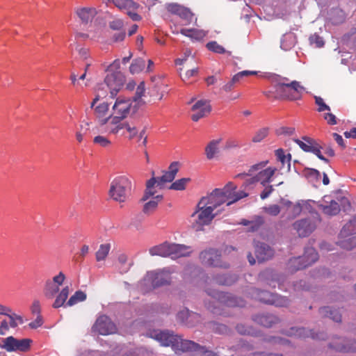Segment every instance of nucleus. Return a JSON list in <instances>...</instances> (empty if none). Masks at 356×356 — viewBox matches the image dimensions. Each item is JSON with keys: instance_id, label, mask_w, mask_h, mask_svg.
<instances>
[{"instance_id": "obj_1", "label": "nucleus", "mask_w": 356, "mask_h": 356, "mask_svg": "<svg viewBox=\"0 0 356 356\" xmlns=\"http://www.w3.org/2000/svg\"><path fill=\"white\" fill-rule=\"evenodd\" d=\"M152 337L160 342L161 346H170L176 353L194 352L195 356H216V353L207 350L205 347L193 341L183 339L169 331H156Z\"/></svg>"}, {"instance_id": "obj_2", "label": "nucleus", "mask_w": 356, "mask_h": 356, "mask_svg": "<svg viewBox=\"0 0 356 356\" xmlns=\"http://www.w3.org/2000/svg\"><path fill=\"white\" fill-rule=\"evenodd\" d=\"M218 207H219L209 195L202 197L197 203L195 211L191 216L192 227L200 231L205 225H209L217 214L214 213V210Z\"/></svg>"}, {"instance_id": "obj_3", "label": "nucleus", "mask_w": 356, "mask_h": 356, "mask_svg": "<svg viewBox=\"0 0 356 356\" xmlns=\"http://www.w3.org/2000/svg\"><path fill=\"white\" fill-rule=\"evenodd\" d=\"M305 90V88L298 81L286 83L285 79H282L278 81L273 82L264 94L269 99L283 98L298 100L301 99Z\"/></svg>"}, {"instance_id": "obj_4", "label": "nucleus", "mask_w": 356, "mask_h": 356, "mask_svg": "<svg viewBox=\"0 0 356 356\" xmlns=\"http://www.w3.org/2000/svg\"><path fill=\"white\" fill-rule=\"evenodd\" d=\"M236 189V184L229 181L222 188H216L209 195L213 198V201L218 207L223 204L230 206L249 195L248 192Z\"/></svg>"}, {"instance_id": "obj_5", "label": "nucleus", "mask_w": 356, "mask_h": 356, "mask_svg": "<svg viewBox=\"0 0 356 356\" xmlns=\"http://www.w3.org/2000/svg\"><path fill=\"white\" fill-rule=\"evenodd\" d=\"M113 98L114 102L111 106V113L110 114L111 121L110 123L124 120L128 117L134 115L139 109L130 97L120 95H116Z\"/></svg>"}, {"instance_id": "obj_6", "label": "nucleus", "mask_w": 356, "mask_h": 356, "mask_svg": "<svg viewBox=\"0 0 356 356\" xmlns=\"http://www.w3.org/2000/svg\"><path fill=\"white\" fill-rule=\"evenodd\" d=\"M268 161H263L259 162L254 165H252L249 169L248 173L247 174H238L236 176V178H245L246 176H251L254 172H257L255 175L259 182L263 186H266L270 182L272 181L273 177L278 171V167L277 166H268L267 165Z\"/></svg>"}, {"instance_id": "obj_7", "label": "nucleus", "mask_w": 356, "mask_h": 356, "mask_svg": "<svg viewBox=\"0 0 356 356\" xmlns=\"http://www.w3.org/2000/svg\"><path fill=\"white\" fill-rule=\"evenodd\" d=\"M131 190V181L125 175L115 177L111 183L109 196L115 202H124Z\"/></svg>"}, {"instance_id": "obj_8", "label": "nucleus", "mask_w": 356, "mask_h": 356, "mask_svg": "<svg viewBox=\"0 0 356 356\" xmlns=\"http://www.w3.org/2000/svg\"><path fill=\"white\" fill-rule=\"evenodd\" d=\"M120 67V63L115 60L107 69V74L105 77L104 82L110 90L111 97L117 95L118 92L122 88L125 79L123 74L120 71H114V69L118 70Z\"/></svg>"}, {"instance_id": "obj_9", "label": "nucleus", "mask_w": 356, "mask_h": 356, "mask_svg": "<svg viewBox=\"0 0 356 356\" xmlns=\"http://www.w3.org/2000/svg\"><path fill=\"white\" fill-rule=\"evenodd\" d=\"M337 243L346 250H352L356 247V218H353L344 225Z\"/></svg>"}, {"instance_id": "obj_10", "label": "nucleus", "mask_w": 356, "mask_h": 356, "mask_svg": "<svg viewBox=\"0 0 356 356\" xmlns=\"http://www.w3.org/2000/svg\"><path fill=\"white\" fill-rule=\"evenodd\" d=\"M106 133L109 135L118 136L132 140L138 134V128L128 121L120 120L108 124Z\"/></svg>"}, {"instance_id": "obj_11", "label": "nucleus", "mask_w": 356, "mask_h": 356, "mask_svg": "<svg viewBox=\"0 0 356 356\" xmlns=\"http://www.w3.org/2000/svg\"><path fill=\"white\" fill-rule=\"evenodd\" d=\"M171 272L168 268H163L154 271L148 272L143 282L145 285L156 288L163 285L169 284L171 281Z\"/></svg>"}, {"instance_id": "obj_12", "label": "nucleus", "mask_w": 356, "mask_h": 356, "mask_svg": "<svg viewBox=\"0 0 356 356\" xmlns=\"http://www.w3.org/2000/svg\"><path fill=\"white\" fill-rule=\"evenodd\" d=\"M318 258V253L313 248L305 249L302 256L294 257L289 261V268L292 270H298L305 268L314 263Z\"/></svg>"}, {"instance_id": "obj_13", "label": "nucleus", "mask_w": 356, "mask_h": 356, "mask_svg": "<svg viewBox=\"0 0 356 356\" xmlns=\"http://www.w3.org/2000/svg\"><path fill=\"white\" fill-rule=\"evenodd\" d=\"M254 298L259 301L277 307H285L289 304V300L276 293H272L267 291H259L254 289L252 294Z\"/></svg>"}, {"instance_id": "obj_14", "label": "nucleus", "mask_w": 356, "mask_h": 356, "mask_svg": "<svg viewBox=\"0 0 356 356\" xmlns=\"http://www.w3.org/2000/svg\"><path fill=\"white\" fill-rule=\"evenodd\" d=\"M2 348L9 352H26L29 350L32 341L29 339H16L8 337L3 339Z\"/></svg>"}, {"instance_id": "obj_15", "label": "nucleus", "mask_w": 356, "mask_h": 356, "mask_svg": "<svg viewBox=\"0 0 356 356\" xmlns=\"http://www.w3.org/2000/svg\"><path fill=\"white\" fill-rule=\"evenodd\" d=\"M109 110V104L104 102L95 107V115L97 120L98 125L102 131L105 132L108 129V124L111 121L110 114L108 115Z\"/></svg>"}, {"instance_id": "obj_16", "label": "nucleus", "mask_w": 356, "mask_h": 356, "mask_svg": "<svg viewBox=\"0 0 356 356\" xmlns=\"http://www.w3.org/2000/svg\"><path fill=\"white\" fill-rule=\"evenodd\" d=\"M94 332L102 335H108L114 334L117 331L116 325L106 315H102L97 318L95 323L92 327Z\"/></svg>"}, {"instance_id": "obj_17", "label": "nucleus", "mask_w": 356, "mask_h": 356, "mask_svg": "<svg viewBox=\"0 0 356 356\" xmlns=\"http://www.w3.org/2000/svg\"><path fill=\"white\" fill-rule=\"evenodd\" d=\"M167 9L170 13L180 18L182 26L189 25L194 19L193 13L188 8L179 4H169Z\"/></svg>"}, {"instance_id": "obj_18", "label": "nucleus", "mask_w": 356, "mask_h": 356, "mask_svg": "<svg viewBox=\"0 0 356 356\" xmlns=\"http://www.w3.org/2000/svg\"><path fill=\"white\" fill-rule=\"evenodd\" d=\"M65 280V275L60 272L59 274L54 276L51 280H47L45 282L43 292L48 298H52L58 292L59 287L63 284Z\"/></svg>"}, {"instance_id": "obj_19", "label": "nucleus", "mask_w": 356, "mask_h": 356, "mask_svg": "<svg viewBox=\"0 0 356 356\" xmlns=\"http://www.w3.org/2000/svg\"><path fill=\"white\" fill-rule=\"evenodd\" d=\"M191 111L192 120L197 122L210 113L211 106L206 100H198L192 106Z\"/></svg>"}, {"instance_id": "obj_20", "label": "nucleus", "mask_w": 356, "mask_h": 356, "mask_svg": "<svg viewBox=\"0 0 356 356\" xmlns=\"http://www.w3.org/2000/svg\"><path fill=\"white\" fill-rule=\"evenodd\" d=\"M316 221L317 219H302L296 221L293 226L300 236L305 237L309 235L316 229Z\"/></svg>"}, {"instance_id": "obj_21", "label": "nucleus", "mask_w": 356, "mask_h": 356, "mask_svg": "<svg viewBox=\"0 0 356 356\" xmlns=\"http://www.w3.org/2000/svg\"><path fill=\"white\" fill-rule=\"evenodd\" d=\"M207 293L215 299H217L220 303H223L229 307H243V301L238 298L231 296L227 293L219 291H207Z\"/></svg>"}, {"instance_id": "obj_22", "label": "nucleus", "mask_w": 356, "mask_h": 356, "mask_svg": "<svg viewBox=\"0 0 356 356\" xmlns=\"http://www.w3.org/2000/svg\"><path fill=\"white\" fill-rule=\"evenodd\" d=\"M220 254L214 249H209L202 252L200 259L202 263L208 266H222L220 261Z\"/></svg>"}, {"instance_id": "obj_23", "label": "nucleus", "mask_w": 356, "mask_h": 356, "mask_svg": "<svg viewBox=\"0 0 356 356\" xmlns=\"http://www.w3.org/2000/svg\"><path fill=\"white\" fill-rule=\"evenodd\" d=\"M179 169V163L177 161L172 162L168 167V170L165 171L162 176L155 177L156 179L157 186H159V188H162L164 184L172 181Z\"/></svg>"}, {"instance_id": "obj_24", "label": "nucleus", "mask_w": 356, "mask_h": 356, "mask_svg": "<svg viewBox=\"0 0 356 356\" xmlns=\"http://www.w3.org/2000/svg\"><path fill=\"white\" fill-rule=\"evenodd\" d=\"M192 251V248L190 246L169 243L168 257L172 259L189 256Z\"/></svg>"}, {"instance_id": "obj_25", "label": "nucleus", "mask_w": 356, "mask_h": 356, "mask_svg": "<svg viewBox=\"0 0 356 356\" xmlns=\"http://www.w3.org/2000/svg\"><path fill=\"white\" fill-rule=\"evenodd\" d=\"M337 342L332 343L330 346L338 352L353 353L356 351V342L344 339H338Z\"/></svg>"}, {"instance_id": "obj_26", "label": "nucleus", "mask_w": 356, "mask_h": 356, "mask_svg": "<svg viewBox=\"0 0 356 356\" xmlns=\"http://www.w3.org/2000/svg\"><path fill=\"white\" fill-rule=\"evenodd\" d=\"M273 250L264 243H257L255 245V254L259 262L268 260L273 256Z\"/></svg>"}, {"instance_id": "obj_27", "label": "nucleus", "mask_w": 356, "mask_h": 356, "mask_svg": "<svg viewBox=\"0 0 356 356\" xmlns=\"http://www.w3.org/2000/svg\"><path fill=\"white\" fill-rule=\"evenodd\" d=\"M172 33L174 34H178L180 33L181 34L195 40H201L207 35L206 31L197 29H181L180 31L175 29L172 30Z\"/></svg>"}, {"instance_id": "obj_28", "label": "nucleus", "mask_w": 356, "mask_h": 356, "mask_svg": "<svg viewBox=\"0 0 356 356\" xmlns=\"http://www.w3.org/2000/svg\"><path fill=\"white\" fill-rule=\"evenodd\" d=\"M177 320L185 323L188 326L193 325V320L198 321L200 318L197 313L190 312L188 309H184L177 314Z\"/></svg>"}, {"instance_id": "obj_29", "label": "nucleus", "mask_w": 356, "mask_h": 356, "mask_svg": "<svg viewBox=\"0 0 356 356\" xmlns=\"http://www.w3.org/2000/svg\"><path fill=\"white\" fill-rule=\"evenodd\" d=\"M75 13L83 23H88L91 21L97 14L95 8L88 7L78 8Z\"/></svg>"}, {"instance_id": "obj_30", "label": "nucleus", "mask_w": 356, "mask_h": 356, "mask_svg": "<svg viewBox=\"0 0 356 356\" xmlns=\"http://www.w3.org/2000/svg\"><path fill=\"white\" fill-rule=\"evenodd\" d=\"M157 188L160 189L159 186H157L156 179L152 177L149 179L146 183V189L142 200L146 201L150 197H155L157 193Z\"/></svg>"}, {"instance_id": "obj_31", "label": "nucleus", "mask_w": 356, "mask_h": 356, "mask_svg": "<svg viewBox=\"0 0 356 356\" xmlns=\"http://www.w3.org/2000/svg\"><path fill=\"white\" fill-rule=\"evenodd\" d=\"M303 139L305 141L296 140V143L305 152L314 153V149L318 148L321 145L316 140L312 138L305 137Z\"/></svg>"}, {"instance_id": "obj_32", "label": "nucleus", "mask_w": 356, "mask_h": 356, "mask_svg": "<svg viewBox=\"0 0 356 356\" xmlns=\"http://www.w3.org/2000/svg\"><path fill=\"white\" fill-rule=\"evenodd\" d=\"M297 42L296 35L293 33L284 34L281 40V48L284 51L291 50Z\"/></svg>"}, {"instance_id": "obj_33", "label": "nucleus", "mask_w": 356, "mask_h": 356, "mask_svg": "<svg viewBox=\"0 0 356 356\" xmlns=\"http://www.w3.org/2000/svg\"><path fill=\"white\" fill-rule=\"evenodd\" d=\"M222 139H215L211 140L205 147V154L207 158L209 160L213 159L218 154L219 150V145L221 143Z\"/></svg>"}, {"instance_id": "obj_34", "label": "nucleus", "mask_w": 356, "mask_h": 356, "mask_svg": "<svg viewBox=\"0 0 356 356\" xmlns=\"http://www.w3.org/2000/svg\"><path fill=\"white\" fill-rule=\"evenodd\" d=\"M169 243L164 242L149 248V252L152 256H160L167 257L169 255Z\"/></svg>"}, {"instance_id": "obj_35", "label": "nucleus", "mask_w": 356, "mask_h": 356, "mask_svg": "<svg viewBox=\"0 0 356 356\" xmlns=\"http://www.w3.org/2000/svg\"><path fill=\"white\" fill-rule=\"evenodd\" d=\"M108 2H112L120 10H127L128 9H138L139 4L133 0H107Z\"/></svg>"}, {"instance_id": "obj_36", "label": "nucleus", "mask_w": 356, "mask_h": 356, "mask_svg": "<svg viewBox=\"0 0 356 356\" xmlns=\"http://www.w3.org/2000/svg\"><path fill=\"white\" fill-rule=\"evenodd\" d=\"M163 200L162 195H156L146 202L143 207V212L146 214L152 213L157 208L158 204Z\"/></svg>"}, {"instance_id": "obj_37", "label": "nucleus", "mask_w": 356, "mask_h": 356, "mask_svg": "<svg viewBox=\"0 0 356 356\" xmlns=\"http://www.w3.org/2000/svg\"><path fill=\"white\" fill-rule=\"evenodd\" d=\"M70 293V287L68 286L63 288L61 291L56 296V300L53 304L54 308H58L64 305Z\"/></svg>"}, {"instance_id": "obj_38", "label": "nucleus", "mask_w": 356, "mask_h": 356, "mask_svg": "<svg viewBox=\"0 0 356 356\" xmlns=\"http://www.w3.org/2000/svg\"><path fill=\"white\" fill-rule=\"evenodd\" d=\"M145 92V83L141 82V83H140V84L138 86V87L136 88L135 96L133 97H131L134 101V104L136 105H137V106L138 108H140L145 104V102L141 99L142 97L144 95Z\"/></svg>"}, {"instance_id": "obj_39", "label": "nucleus", "mask_w": 356, "mask_h": 356, "mask_svg": "<svg viewBox=\"0 0 356 356\" xmlns=\"http://www.w3.org/2000/svg\"><path fill=\"white\" fill-rule=\"evenodd\" d=\"M319 312L322 315L330 318L335 322H340L341 320V314L336 309L332 310L328 307H321Z\"/></svg>"}, {"instance_id": "obj_40", "label": "nucleus", "mask_w": 356, "mask_h": 356, "mask_svg": "<svg viewBox=\"0 0 356 356\" xmlns=\"http://www.w3.org/2000/svg\"><path fill=\"white\" fill-rule=\"evenodd\" d=\"M92 142L94 145L105 149L110 148L113 145L112 141L107 136L102 135L95 136Z\"/></svg>"}, {"instance_id": "obj_41", "label": "nucleus", "mask_w": 356, "mask_h": 356, "mask_svg": "<svg viewBox=\"0 0 356 356\" xmlns=\"http://www.w3.org/2000/svg\"><path fill=\"white\" fill-rule=\"evenodd\" d=\"M322 210L325 214L334 216L340 211V207L336 201H331L329 205H322Z\"/></svg>"}, {"instance_id": "obj_42", "label": "nucleus", "mask_w": 356, "mask_h": 356, "mask_svg": "<svg viewBox=\"0 0 356 356\" xmlns=\"http://www.w3.org/2000/svg\"><path fill=\"white\" fill-rule=\"evenodd\" d=\"M258 182L256 175L247 178L241 185L240 191H245L249 193V191L254 189Z\"/></svg>"}, {"instance_id": "obj_43", "label": "nucleus", "mask_w": 356, "mask_h": 356, "mask_svg": "<svg viewBox=\"0 0 356 356\" xmlns=\"http://www.w3.org/2000/svg\"><path fill=\"white\" fill-rule=\"evenodd\" d=\"M86 299V294L81 291H77L72 296L66 303V306H73L78 302H82Z\"/></svg>"}, {"instance_id": "obj_44", "label": "nucleus", "mask_w": 356, "mask_h": 356, "mask_svg": "<svg viewBox=\"0 0 356 356\" xmlns=\"http://www.w3.org/2000/svg\"><path fill=\"white\" fill-rule=\"evenodd\" d=\"M190 181V178H181L177 179L170 185V189L175 191H183L186 188L187 184Z\"/></svg>"}, {"instance_id": "obj_45", "label": "nucleus", "mask_w": 356, "mask_h": 356, "mask_svg": "<svg viewBox=\"0 0 356 356\" xmlns=\"http://www.w3.org/2000/svg\"><path fill=\"white\" fill-rule=\"evenodd\" d=\"M111 249L110 244H102L96 252V259L98 261L104 260Z\"/></svg>"}, {"instance_id": "obj_46", "label": "nucleus", "mask_w": 356, "mask_h": 356, "mask_svg": "<svg viewBox=\"0 0 356 356\" xmlns=\"http://www.w3.org/2000/svg\"><path fill=\"white\" fill-rule=\"evenodd\" d=\"M275 156L277 161L280 162L282 166L284 165L286 163H287L288 165L290 166L291 155H286L283 149H277L275 151Z\"/></svg>"}, {"instance_id": "obj_47", "label": "nucleus", "mask_w": 356, "mask_h": 356, "mask_svg": "<svg viewBox=\"0 0 356 356\" xmlns=\"http://www.w3.org/2000/svg\"><path fill=\"white\" fill-rule=\"evenodd\" d=\"M303 204V202H298L295 204H293L291 202H289L288 205V210L289 213L291 214L292 218L296 217L302 212Z\"/></svg>"}, {"instance_id": "obj_48", "label": "nucleus", "mask_w": 356, "mask_h": 356, "mask_svg": "<svg viewBox=\"0 0 356 356\" xmlns=\"http://www.w3.org/2000/svg\"><path fill=\"white\" fill-rule=\"evenodd\" d=\"M145 65V60L143 59L135 60L131 65L129 70L131 74L138 73L142 71Z\"/></svg>"}, {"instance_id": "obj_49", "label": "nucleus", "mask_w": 356, "mask_h": 356, "mask_svg": "<svg viewBox=\"0 0 356 356\" xmlns=\"http://www.w3.org/2000/svg\"><path fill=\"white\" fill-rule=\"evenodd\" d=\"M7 316L9 318V324L11 327H15L24 323L23 318L19 315L11 312Z\"/></svg>"}, {"instance_id": "obj_50", "label": "nucleus", "mask_w": 356, "mask_h": 356, "mask_svg": "<svg viewBox=\"0 0 356 356\" xmlns=\"http://www.w3.org/2000/svg\"><path fill=\"white\" fill-rule=\"evenodd\" d=\"M207 48L214 53L224 54L225 52V48L217 43L216 41H211L207 44Z\"/></svg>"}, {"instance_id": "obj_51", "label": "nucleus", "mask_w": 356, "mask_h": 356, "mask_svg": "<svg viewBox=\"0 0 356 356\" xmlns=\"http://www.w3.org/2000/svg\"><path fill=\"white\" fill-rule=\"evenodd\" d=\"M257 74V72L256 71H250V70H244L239 72L238 73L236 74L232 79L233 82L236 83L238 82L241 79H242L243 77H246L251 75H256Z\"/></svg>"}, {"instance_id": "obj_52", "label": "nucleus", "mask_w": 356, "mask_h": 356, "mask_svg": "<svg viewBox=\"0 0 356 356\" xmlns=\"http://www.w3.org/2000/svg\"><path fill=\"white\" fill-rule=\"evenodd\" d=\"M315 103L318 106V111L323 112L325 111H330V108L323 101L321 97H315Z\"/></svg>"}, {"instance_id": "obj_53", "label": "nucleus", "mask_w": 356, "mask_h": 356, "mask_svg": "<svg viewBox=\"0 0 356 356\" xmlns=\"http://www.w3.org/2000/svg\"><path fill=\"white\" fill-rule=\"evenodd\" d=\"M197 68L188 70L185 74L181 76V79L185 83H190L193 81L191 78L196 76L197 75Z\"/></svg>"}, {"instance_id": "obj_54", "label": "nucleus", "mask_w": 356, "mask_h": 356, "mask_svg": "<svg viewBox=\"0 0 356 356\" xmlns=\"http://www.w3.org/2000/svg\"><path fill=\"white\" fill-rule=\"evenodd\" d=\"M268 134V128H262L259 129L257 134L253 137L252 140L254 142H260L264 138H265Z\"/></svg>"}, {"instance_id": "obj_55", "label": "nucleus", "mask_w": 356, "mask_h": 356, "mask_svg": "<svg viewBox=\"0 0 356 356\" xmlns=\"http://www.w3.org/2000/svg\"><path fill=\"white\" fill-rule=\"evenodd\" d=\"M263 220L261 217H259L257 220L256 222H249L246 220H243L241 222V224L244 225H248L249 224H251L250 229L252 231L257 230V229L259 227V226L262 224Z\"/></svg>"}, {"instance_id": "obj_56", "label": "nucleus", "mask_w": 356, "mask_h": 356, "mask_svg": "<svg viewBox=\"0 0 356 356\" xmlns=\"http://www.w3.org/2000/svg\"><path fill=\"white\" fill-rule=\"evenodd\" d=\"M311 44H315L316 47H322L324 45L323 40L318 35L314 34L309 38Z\"/></svg>"}, {"instance_id": "obj_57", "label": "nucleus", "mask_w": 356, "mask_h": 356, "mask_svg": "<svg viewBox=\"0 0 356 356\" xmlns=\"http://www.w3.org/2000/svg\"><path fill=\"white\" fill-rule=\"evenodd\" d=\"M31 312L33 315H41V305L38 300H35L31 305Z\"/></svg>"}, {"instance_id": "obj_58", "label": "nucleus", "mask_w": 356, "mask_h": 356, "mask_svg": "<svg viewBox=\"0 0 356 356\" xmlns=\"http://www.w3.org/2000/svg\"><path fill=\"white\" fill-rule=\"evenodd\" d=\"M264 209L266 213L271 216H277L280 212V207L276 204L270 205L269 207H264Z\"/></svg>"}, {"instance_id": "obj_59", "label": "nucleus", "mask_w": 356, "mask_h": 356, "mask_svg": "<svg viewBox=\"0 0 356 356\" xmlns=\"http://www.w3.org/2000/svg\"><path fill=\"white\" fill-rule=\"evenodd\" d=\"M323 118L328 124L334 125L337 124V119L336 116L331 113L328 112L325 113L323 115Z\"/></svg>"}, {"instance_id": "obj_60", "label": "nucleus", "mask_w": 356, "mask_h": 356, "mask_svg": "<svg viewBox=\"0 0 356 356\" xmlns=\"http://www.w3.org/2000/svg\"><path fill=\"white\" fill-rule=\"evenodd\" d=\"M43 324V318L41 315H37L36 318L29 324V327L36 329Z\"/></svg>"}, {"instance_id": "obj_61", "label": "nucleus", "mask_w": 356, "mask_h": 356, "mask_svg": "<svg viewBox=\"0 0 356 356\" xmlns=\"http://www.w3.org/2000/svg\"><path fill=\"white\" fill-rule=\"evenodd\" d=\"M138 9H128L126 12L133 21H140L141 17L136 13Z\"/></svg>"}, {"instance_id": "obj_62", "label": "nucleus", "mask_w": 356, "mask_h": 356, "mask_svg": "<svg viewBox=\"0 0 356 356\" xmlns=\"http://www.w3.org/2000/svg\"><path fill=\"white\" fill-rule=\"evenodd\" d=\"M264 187H265V188L264 189V191L261 192V193L260 195V197L262 200L267 198L271 194V193L273 191V186L268 184Z\"/></svg>"}, {"instance_id": "obj_63", "label": "nucleus", "mask_w": 356, "mask_h": 356, "mask_svg": "<svg viewBox=\"0 0 356 356\" xmlns=\"http://www.w3.org/2000/svg\"><path fill=\"white\" fill-rule=\"evenodd\" d=\"M123 26V22L121 19H115L110 23V27L113 30H120Z\"/></svg>"}, {"instance_id": "obj_64", "label": "nucleus", "mask_w": 356, "mask_h": 356, "mask_svg": "<svg viewBox=\"0 0 356 356\" xmlns=\"http://www.w3.org/2000/svg\"><path fill=\"white\" fill-rule=\"evenodd\" d=\"M216 283H218L222 285H230L232 284L234 281L229 277H225L223 279L222 278H216L214 280Z\"/></svg>"}]
</instances>
